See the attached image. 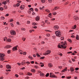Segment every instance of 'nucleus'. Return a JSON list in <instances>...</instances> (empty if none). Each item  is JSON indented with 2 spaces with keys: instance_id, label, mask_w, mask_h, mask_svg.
Wrapping results in <instances>:
<instances>
[{
  "instance_id": "1",
  "label": "nucleus",
  "mask_w": 79,
  "mask_h": 79,
  "mask_svg": "<svg viewBox=\"0 0 79 79\" xmlns=\"http://www.w3.org/2000/svg\"><path fill=\"white\" fill-rule=\"evenodd\" d=\"M55 32L57 37H61V32H60V31H56Z\"/></svg>"
},
{
  "instance_id": "2",
  "label": "nucleus",
  "mask_w": 79,
  "mask_h": 79,
  "mask_svg": "<svg viewBox=\"0 0 79 79\" xmlns=\"http://www.w3.org/2000/svg\"><path fill=\"white\" fill-rule=\"evenodd\" d=\"M10 33L11 35H16V31L14 30H11Z\"/></svg>"
},
{
  "instance_id": "3",
  "label": "nucleus",
  "mask_w": 79,
  "mask_h": 79,
  "mask_svg": "<svg viewBox=\"0 0 79 79\" xmlns=\"http://www.w3.org/2000/svg\"><path fill=\"white\" fill-rule=\"evenodd\" d=\"M73 19H75V21H76V20H79V18L77 16H73Z\"/></svg>"
},
{
  "instance_id": "4",
  "label": "nucleus",
  "mask_w": 79,
  "mask_h": 79,
  "mask_svg": "<svg viewBox=\"0 0 79 79\" xmlns=\"http://www.w3.org/2000/svg\"><path fill=\"white\" fill-rule=\"evenodd\" d=\"M49 77H52V78H57V76L55 75H50Z\"/></svg>"
},
{
  "instance_id": "5",
  "label": "nucleus",
  "mask_w": 79,
  "mask_h": 79,
  "mask_svg": "<svg viewBox=\"0 0 79 79\" xmlns=\"http://www.w3.org/2000/svg\"><path fill=\"white\" fill-rule=\"evenodd\" d=\"M24 8H25V6L24 5H21V6L20 7V8L21 9V10H24Z\"/></svg>"
},
{
  "instance_id": "6",
  "label": "nucleus",
  "mask_w": 79,
  "mask_h": 79,
  "mask_svg": "<svg viewBox=\"0 0 79 79\" xmlns=\"http://www.w3.org/2000/svg\"><path fill=\"white\" fill-rule=\"evenodd\" d=\"M50 53H51V51H49V50H48L46 52V53H45V54L47 55H48L50 54Z\"/></svg>"
},
{
  "instance_id": "7",
  "label": "nucleus",
  "mask_w": 79,
  "mask_h": 79,
  "mask_svg": "<svg viewBox=\"0 0 79 79\" xmlns=\"http://www.w3.org/2000/svg\"><path fill=\"white\" fill-rule=\"evenodd\" d=\"M11 48V46L10 45H7L4 47V48Z\"/></svg>"
},
{
  "instance_id": "8",
  "label": "nucleus",
  "mask_w": 79,
  "mask_h": 79,
  "mask_svg": "<svg viewBox=\"0 0 79 79\" xmlns=\"http://www.w3.org/2000/svg\"><path fill=\"white\" fill-rule=\"evenodd\" d=\"M6 67L7 69H11V67L9 64L6 65Z\"/></svg>"
},
{
  "instance_id": "9",
  "label": "nucleus",
  "mask_w": 79,
  "mask_h": 79,
  "mask_svg": "<svg viewBox=\"0 0 79 79\" xmlns=\"http://www.w3.org/2000/svg\"><path fill=\"white\" fill-rule=\"evenodd\" d=\"M54 29H55L56 30H58V29H59V27H58L57 25H56L54 26Z\"/></svg>"
},
{
  "instance_id": "10",
  "label": "nucleus",
  "mask_w": 79,
  "mask_h": 79,
  "mask_svg": "<svg viewBox=\"0 0 79 79\" xmlns=\"http://www.w3.org/2000/svg\"><path fill=\"white\" fill-rule=\"evenodd\" d=\"M39 19H40V17L39 16H37L36 17L35 20L36 21H39Z\"/></svg>"
},
{
  "instance_id": "11",
  "label": "nucleus",
  "mask_w": 79,
  "mask_h": 79,
  "mask_svg": "<svg viewBox=\"0 0 79 79\" xmlns=\"http://www.w3.org/2000/svg\"><path fill=\"white\" fill-rule=\"evenodd\" d=\"M5 55L4 54H2V53H0V57H4V56H5Z\"/></svg>"
},
{
  "instance_id": "12",
  "label": "nucleus",
  "mask_w": 79,
  "mask_h": 79,
  "mask_svg": "<svg viewBox=\"0 0 79 79\" xmlns=\"http://www.w3.org/2000/svg\"><path fill=\"white\" fill-rule=\"evenodd\" d=\"M67 71V67H65L64 69L61 72L63 73L64 72H65V71Z\"/></svg>"
},
{
  "instance_id": "13",
  "label": "nucleus",
  "mask_w": 79,
  "mask_h": 79,
  "mask_svg": "<svg viewBox=\"0 0 79 79\" xmlns=\"http://www.w3.org/2000/svg\"><path fill=\"white\" fill-rule=\"evenodd\" d=\"M48 66L49 68H52V67L53 66V65H52V63H49L48 64Z\"/></svg>"
},
{
  "instance_id": "14",
  "label": "nucleus",
  "mask_w": 79,
  "mask_h": 79,
  "mask_svg": "<svg viewBox=\"0 0 79 79\" xmlns=\"http://www.w3.org/2000/svg\"><path fill=\"white\" fill-rule=\"evenodd\" d=\"M13 51H16L17 50V48L16 47H14L12 49Z\"/></svg>"
},
{
  "instance_id": "15",
  "label": "nucleus",
  "mask_w": 79,
  "mask_h": 79,
  "mask_svg": "<svg viewBox=\"0 0 79 79\" xmlns=\"http://www.w3.org/2000/svg\"><path fill=\"white\" fill-rule=\"evenodd\" d=\"M74 70L75 69L74 68H73V67H71L70 68V71H72V72H73Z\"/></svg>"
},
{
  "instance_id": "16",
  "label": "nucleus",
  "mask_w": 79,
  "mask_h": 79,
  "mask_svg": "<svg viewBox=\"0 0 79 79\" xmlns=\"http://www.w3.org/2000/svg\"><path fill=\"white\" fill-rule=\"evenodd\" d=\"M58 9H60V7L58 6H55L54 7V10H56Z\"/></svg>"
},
{
  "instance_id": "17",
  "label": "nucleus",
  "mask_w": 79,
  "mask_h": 79,
  "mask_svg": "<svg viewBox=\"0 0 79 79\" xmlns=\"http://www.w3.org/2000/svg\"><path fill=\"white\" fill-rule=\"evenodd\" d=\"M76 40H79V35H77L76 36Z\"/></svg>"
},
{
  "instance_id": "18",
  "label": "nucleus",
  "mask_w": 79,
  "mask_h": 79,
  "mask_svg": "<svg viewBox=\"0 0 79 79\" xmlns=\"http://www.w3.org/2000/svg\"><path fill=\"white\" fill-rule=\"evenodd\" d=\"M60 46H61V47H62V48L64 49H65V48H66V46H64L62 45H60Z\"/></svg>"
},
{
  "instance_id": "19",
  "label": "nucleus",
  "mask_w": 79,
  "mask_h": 79,
  "mask_svg": "<svg viewBox=\"0 0 79 79\" xmlns=\"http://www.w3.org/2000/svg\"><path fill=\"white\" fill-rule=\"evenodd\" d=\"M44 74L43 73H41L40 74V76H42L43 77V76H44Z\"/></svg>"
},
{
  "instance_id": "20",
  "label": "nucleus",
  "mask_w": 79,
  "mask_h": 79,
  "mask_svg": "<svg viewBox=\"0 0 79 79\" xmlns=\"http://www.w3.org/2000/svg\"><path fill=\"white\" fill-rule=\"evenodd\" d=\"M7 41L9 42H10L11 41V40L10 39H8L7 40Z\"/></svg>"
},
{
  "instance_id": "21",
  "label": "nucleus",
  "mask_w": 79,
  "mask_h": 79,
  "mask_svg": "<svg viewBox=\"0 0 79 79\" xmlns=\"http://www.w3.org/2000/svg\"><path fill=\"white\" fill-rule=\"evenodd\" d=\"M27 75L28 76H32V73H30L29 72H28L27 73Z\"/></svg>"
},
{
  "instance_id": "22",
  "label": "nucleus",
  "mask_w": 79,
  "mask_h": 79,
  "mask_svg": "<svg viewBox=\"0 0 79 79\" xmlns=\"http://www.w3.org/2000/svg\"><path fill=\"white\" fill-rule=\"evenodd\" d=\"M4 57H0V60L3 61L4 60V59L3 58Z\"/></svg>"
},
{
  "instance_id": "23",
  "label": "nucleus",
  "mask_w": 79,
  "mask_h": 79,
  "mask_svg": "<svg viewBox=\"0 0 79 79\" xmlns=\"http://www.w3.org/2000/svg\"><path fill=\"white\" fill-rule=\"evenodd\" d=\"M28 58H29L30 59V60H32V59H33L32 57H31V56H28Z\"/></svg>"
},
{
  "instance_id": "24",
  "label": "nucleus",
  "mask_w": 79,
  "mask_h": 79,
  "mask_svg": "<svg viewBox=\"0 0 79 79\" xmlns=\"http://www.w3.org/2000/svg\"><path fill=\"white\" fill-rule=\"evenodd\" d=\"M31 72H32L33 73H35V69H31Z\"/></svg>"
},
{
  "instance_id": "25",
  "label": "nucleus",
  "mask_w": 79,
  "mask_h": 79,
  "mask_svg": "<svg viewBox=\"0 0 79 79\" xmlns=\"http://www.w3.org/2000/svg\"><path fill=\"white\" fill-rule=\"evenodd\" d=\"M45 10L46 12H48V13H50V11L48 9H45Z\"/></svg>"
},
{
  "instance_id": "26",
  "label": "nucleus",
  "mask_w": 79,
  "mask_h": 79,
  "mask_svg": "<svg viewBox=\"0 0 79 79\" xmlns=\"http://www.w3.org/2000/svg\"><path fill=\"white\" fill-rule=\"evenodd\" d=\"M76 28V25H75L74 26V27H73V29H75Z\"/></svg>"
},
{
  "instance_id": "27",
  "label": "nucleus",
  "mask_w": 79,
  "mask_h": 79,
  "mask_svg": "<svg viewBox=\"0 0 79 79\" xmlns=\"http://www.w3.org/2000/svg\"><path fill=\"white\" fill-rule=\"evenodd\" d=\"M68 41L69 42H70V43H72V41L71 40V39H68Z\"/></svg>"
},
{
  "instance_id": "28",
  "label": "nucleus",
  "mask_w": 79,
  "mask_h": 79,
  "mask_svg": "<svg viewBox=\"0 0 79 79\" xmlns=\"http://www.w3.org/2000/svg\"><path fill=\"white\" fill-rule=\"evenodd\" d=\"M58 48H62L61 47V45L58 44Z\"/></svg>"
},
{
  "instance_id": "29",
  "label": "nucleus",
  "mask_w": 79,
  "mask_h": 79,
  "mask_svg": "<svg viewBox=\"0 0 79 79\" xmlns=\"http://www.w3.org/2000/svg\"><path fill=\"white\" fill-rule=\"evenodd\" d=\"M41 1L43 3H45V0H41Z\"/></svg>"
},
{
  "instance_id": "30",
  "label": "nucleus",
  "mask_w": 79,
  "mask_h": 79,
  "mask_svg": "<svg viewBox=\"0 0 79 79\" xmlns=\"http://www.w3.org/2000/svg\"><path fill=\"white\" fill-rule=\"evenodd\" d=\"M34 68H36V69H38V68H39V67H38L37 65H35L34 66Z\"/></svg>"
},
{
  "instance_id": "31",
  "label": "nucleus",
  "mask_w": 79,
  "mask_h": 79,
  "mask_svg": "<svg viewBox=\"0 0 79 79\" xmlns=\"http://www.w3.org/2000/svg\"><path fill=\"white\" fill-rule=\"evenodd\" d=\"M22 39L24 41H24H25V40H26V38H25V37L22 38Z\"/></svg>"
},
{
  "instance_id": "32",
  "label": "nucleus",
  "mask_w": 79,
  "mask_h": 79,
  "mask_svg": "<svg viewBox=\"0 0 79 79\" xmlns=\"http://www.w3.org/2000/svg\"><path fill=\"white\" fill-rule=\"evenodd\" d=\"M64 37H62L60 38V40H64Z\"/></svg>"
},
{
  "instance_id": "33",
  "label": "nucleus",
  "mask_w": 79,
  "mask_h": 79,
  "mask_svg": "<svg viewBox=\"0 0 79 79\" xmlns=\"http://www.w3.org/2000/svg\"><path fill=\"white\" fill-rule=\"evenodd\" d=\"M10 52H11V51L10 50H8L7 51V53L10 54Z\"/></svg>"
},
{
  "instance_id": "34",
  "label": "nucleus",
  "mask_w": 79,
  "mask_h": 79,
  "mask_svg": "<svg viewBox=\"0 0 79 79\" xmlns=\"http://www.w3.org/2000/svg\"><path fill=\"white\" fill-rule=\"evenodd\" d=\"M21 31H26V29L25 28H21Z\"/></svg>"
},
{
  "instance_id": "35",
  "label": "nucleus",
  "mask_w": 79,
  "mask_h": 79,
  "mask_svg": "<svg viewBox=\"0 0 79 79\" xmlns=\"http://www.w3.org/2000/svg\"><path fill=\"white\" fill-rule=\"evenodd\" d=\"M49 76V73H48L46 74V77H48Z\"/></svg>"
},
{
  "instance_id": "36",
  "label": "nucleus",
  "mask_w": 79,
  "mask_h": 79,
  "mask_svg": "<svg viewBox=\"0 0 79 79\" xmlns=\"http://www.w3.org/2000/svg\"><path fill=\"white\" fill-rule=\"evenodd\" d=\"M32 24L33 26H36V23H32Z\"/></svg>"
},
{
  "instance_id": "37",
  "label": "nucleus",
  "mask_w": 79,
  "mask_h": 79,
  "mask_svg": "<svg viewBox=\"0 0 79 79\" xmlns=\"http://www.w3.org/2000/svg\"><path fill=\"white\" fill-rule=\"evenodd\" d=\"M15 76L17 77H19V76L17 74H15Z\"/></svg>"
},
{
  "instance_id": "38",
  "label": "nucleus",
  "mask_w": 79,
  "mask_h": 79,
  "mask_svg": "<svg viewBox=\"0 0 79 79\" xmlns=\"http://www.w3.org/2000/svg\"><path fill=\"white\" fill-rule=\"evenodd\" d=\"M0 10L3 11V7H0Z\"/></svg>"
},
{
  "instance_id": "39",
  "label": "nucleus",
  "mask_w": 79,
  "mask_h": 79,
  "mask_svg": "<svg viewBox=\"0 0 79 79\" xmlns=\"http://www.w3.org/2000/svg\"><path fill=\"white\" fill-rule=\"evenodd\" d=\"M45 58V56H43L41 57H40V59H44V58Z\"/></svg>"
},
{
  "instance_id": "40",
  "label": "nucleus",
  "mask_w": 79,
  "mask_h": 79,
  "mask_svg": "<svg viewBox=\"0 0 79 79\" xmlns=\"http://www.w3.org/2000/svg\"><path fill=\"white\" fill-rule=\"evenodd\" d=\"M71 37L72 38H75V36H74V35H72L71 36Z\"/></svg>"
},
{
  "instance_id": "41",
  "label": "nucleus",
  "mask_w": 79,
  "mask_h": 79,
  "mask_svg": "<svg viewBox=\"0 0 79 79\" xmlns=\"http://www.w3.org/2000/svg\"><path fill=\"white\" fill-rule=\"evenodd\" d=\"M35 11L37 12L38 11H39V10L37 8H36L35 9Z\"/></svg>"
},
{
  "instance_id": "42",
  "label": "nucleus",
  "mask_w": 79,
  "mask_h": 79,
  "mask_svg": "<svg viewBox=\"0 0 79 79\" xmlns=\"http://www.w3.org/2000/svg\"><path fill=\"white\" fill-rule=\"evenodd\" d=\"M20 5V4H19V3H17L16 5L18 7V6H19Z\"/></svg>"
},
{
  "instance_id": "43",
  "label": "nucleus",
  "mask_w": 79,
  "mask_h": 79,
  "mask_svg": "<svg viewBox=\"0 0 79 79\" xmlns=\"http://www.w3.org/2000/svg\"><path fill=\"white\" fill-rule=\"evenodd\" d=\"M6 39H7V37H5V38H4V41H5V40H6Z\"/></svg>"
},
{
  "instance_id": "44",
  "label": "nucleus",
  "mask_w": 79,
  "mask_h": 79,
  "mask_svg": "<svg viewBox=\"0 0 79 79\" xmlns=\"http://www.w3.org/2000/svg\"><path fill=\"white\" fill-rule=\"evenodd\" d=\"M48 1L49 2V3H52V0H48Z\"/></svg>"
},
{
  "instance_id": "45",
  "label": "nucleus",
  "mask_w": 79,
  "mask_h": 79,
  "mask_svg": "<svg viewBox=\"0 0 79 79\" xmlns=\"http://www.w3.org/2000/svg\"><path fill=\"white\" fill-rule=\"evenodd\" d=\"M1 18L3 20L5 19V17H2Z\"/></svg>"
},
{
  "instance_id": "46",
  "label": "nucleus",
  "mask_w": 79,
  "mask_h": 79,
  "mask_svg": "<svg viewBox=\"0 0 79 79\" xmlns=\"http://www.w3.org/2000/svg\"><path fill=\"white\" fill-rule=\"evenodd\" d=\"M26 64H31V63L29 62V61H27L26 62Z\"/></svg>"
},
{
  "instance_id": "47",
  "label": "nucleus",
  "mask_w": 79,
  "mask_h": 79,
  "mask_svg": "<svg viewBox=\"0 0 79 79\" xmlns=\"http://www.w3.org/2000/svg\"><path fill=\"white\" fill-rule=\"evenodd\" d=\"M53 15H56V12H53Z\"/></svg>"
},
{
  "instance_id": "48",
  "label": "nucleus",
  "mask_w": 79,
  "mask_h": 79,
  "mask_svg": "<svg viewBox=\"0 0 79 79\" xmlns=\"http://www.w3.org/2000/svg\"><path fill=\"white\" fill-rule=\"evenodd\" d=\"M71 76L68 77H67V79H71Z\"/></svg>"
},
{
  "instance_id": "49",
  "label": "nucleus",
  "mask_w": 79,
  "mask_h": 79,
  "mask_svg": "<svg viewBox=\"0 0 79 79\" xmlns=\"http://www.w3.org/2000/svg\"><path fill=\"white\" fill-rule=\"evenodd\" d=\"M72 60L73 61H75V59H73V58H72Z\"/></svg>"
},
{
  "instance_id": "50",
  "label": "nucleus",
  "mask_w": 79,
  "mask_h": 79,
  "mask_svg": "<svg viewBox=\"0 0 79 79\" xmlns=\"http://www.w3.org/2000/svg\"><path fill=\"white\" fill-rule=\"evenodd\" d=\"M30 21H28L27 22V24H30Z\"/></svg>"
},
{
  "instance_id": "51",
  "label": "nucleus",
  "mask_w": 79,
  "mask_h": 79,
  "mask_svg": "<svg viewBox=\"0 0 79 79\" xmlns=\"http://www.w3.org/2000/svg\"><path fill=\"white\" fill-rule=\"evenodd\" d=\"M6 71H11V70L10 69H6Z\"/></svg>"
},
{
  "instance_id": "52",
  "label": "nucleus",
  "mask_w": 79,
  "mask_h": 79,
  "mask_svg": "<svg viewBox=\"0 0 79 79\" xmlns=\"http://www.w3.org/2000/svg\"><path fill=\"white\" fill-rule=\"evenodd\" d=\"M31 64H34V61H31Z\"/></svg>"
},
{
  "instance_id": "53",
  "label": "nucleus",
  "mask_w": 79,
  "mask_h": 79,
  "mask_svg": "<svg viewBox=\"0 0 79 79\" xmlns=\"http://www.w3.org/2000/svg\"><path fill=\"white\" fill-rule=\"evenodd\" d=\"M10 25L12 26V27H13V26H14V25L13 24V23H10Z\"/></svg>"
},
{
  "instance_id": "54",
  "label": "nucleus",
  "mask_w": 79,
  "mask_h": 79,
  "mask_svg": "<svg viewBox=\"0 0 79 79\" xmlns=\"http://www.w3.org/2000/svg\"><path fill=\"white\" fill-rule=\"evenodd\" d=\"M73 53V52H67V53H68V54L71 53Z\"/></svg>"
},
{
  "instance_id": "55",
  "label": "nucleus",
  "mask_w": 79,
  "mask_h": 79,
  "mask_svg": "<svg viewBox=\"0 0 79 79\" xmlns=\"http://www.w3.org/2000/svg\"><path fill=\"white\" fill-rule=\"evenodd\" d=\"M4 7L5 9H7V6H4Z\"/></svg>"
},
{
  "instance_id": "56",
  "label": "nucleus",
  "mask_w": 79,
  "mask_h": 79,
  "mask_svg": "<svg viewBox=\"0 0 79 79\" xmlns=\"http://www.w3.org/2000/svg\"><path fill=\"white\" fill-rule=\"evenodd\" d=\"M21 69H22V70H23V69H25V67H23L21 68Z\"/></svg>"
},
{
  "instance_id": "57",
  "label": "nucleus",
  "mask_w": 79,
  "mask_h": 79,
  "mask_svg": "<svg viewBox=\"0 0 79 79\" xmlns=\"http://www.w3.org/2000/svg\"><path fill=\"white\" fill-rule=\"evenodd\" d=\"M16 5H15V4H14L13 5V6L14 7H15V8H16Z\"/></svg>"
},
{
  "instance_id": "58",
  "label": "nucleus",
  "mask_w": 79,
  "mask_h": 79,
  "mask_svg": "<svg viewBox=\"0 0 79 79\" xmlns=\"http://www.w3.org/2000/svg\"><path fill=\"white\" fill-rule=\"evenodd\" d=\"M13 21V19H12L10 20V23H11V22H12Z\"/></svg>"
},
{
  "instance_id": "59",
  "label": "nucleus",
  "mask_w": 79,
  "mask_h": 79,
  "mask_svg": "<svg viewBox=\"0 0 79 79\" xmlns=\"http://www.w3.org/2000/svg\"><path fill=\"white\" fill-rule=\"evenodd\" d=\"M23 54L24 55H26V52H24L23 53Z\"/></svg>"
},
{
  "instance_id": "60",
  "label": "nucleus",
  "mask_w": 79,
  "mask_h": 79,
  "mask_svg": "<svg viewBox=\"0 0 79 79\" xmlns=\"http://www.w3.org/2000/svg\"><path fill=\"white\" fill-rule=\"evenodd\" d=\"M78 69H79L78 68H75V70H76V71H77Z\"/></svg>"
},
{
  "instance_id": "61",
  "label": "nucleus",
  "mask_w": 79,
  "mask_h": 79,
  "mask_svg": "<svg viewBox=\"0 0 79 79\" xmlns=\"http://www.w3.org/2000/svg\"><path fill=\"white\" fill-rule=\"evenodd\" d=\"M67 4H68V3L67 2H66V3H64V5H66Z\"/></svg>"
},
{
  "instance_id": "62",
  "label": "nucleus",
  "mask_w": 79,
  "mask_h": 79,
  "mask_svg": "<svg viewBox=\"0 0 79 79\" xmlns=\"http://www.w3.org/2000/svg\"><path fill=\"white\" fill-rule=\"evenodd\" d=\"M44 64H42L41 65V67H44Z\"/></svg>"
},
{
  "instance_id": "63",
  "label": "nucleus",
  "mask_w": 79,
  "mask_h": 79,
  "mask_svg": "<svg viewBox=\"0 0 79 79\" xmlns=\"http://www.w3.org/2000/svg\"><path fill=\"white\" fill-rule=\"evenodd\" d=\"M59 69H61V68H62V66H59Z\"/></svg>"
},
{
  "instance_id": "64",
  "label": "nucleus",
  "mask_w": 79,
  "mask_h": 79,
  "mask_svg": "<svg viewBox=\"0 0 79 79\" xmlns=\"http://www.w3.org/2000/svg\"><path fill=\"white\" fill-rule=\"evenodd\" d=\"M3 76L1 77H0V79H3Z\"/></svg>"
}]
</instances>
